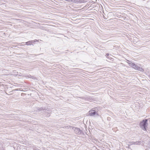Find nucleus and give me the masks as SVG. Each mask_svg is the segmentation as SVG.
I'll return each mask as SVG.
<instances>
[{"instance_id": "obj_1", "label": "nucleus", "mask_w": 150, "mask_h": 150, "mask_svg": "<svg viewBox=\"0 0 150 150\" xmlns=\"http://www.w3.org/2000/svg\"><path fill=\"white\" fill-rule=\"evenodd\" d=\"M147 119H145L140 123V127L143 130L145 131L146 130V127L147 125Z\"/></svg>"}, {"instance_id": "obj_2", "label": "nucleus", "mask_w": 150, "mask_h": 150, "mask_svg": "<svg viewBox=\"0 0 150 150\" xmlns=\"http://www.w3.org/2000/svg\"><path fill=\"white\" fill-rule=\"evenodd\" d=\"M132 64V65H131V67L134 69L141 71H144V69L142 67H139V66L135 64L134 63H133V64Z\"/></svg>"}, {"instance_id": "obj_3", "label": "nucleus", "mask_w": 150, "mask_h": 150, "mask_svg": "<svg viewBox=\"0 0 150 150\" xmlns=\"http://www.w3.org/2000/svg\"><path fill=\"white\" fill-rule=\"evenodd\" d=\"M68 128L72 129L74 131L75 133L76 134H80L81 133V131L80 129L76 127L71 126H67Z\"/></svg>"}, {"instance_id": "obj_4", "label": "nucleus", "mask_w": 150, "mask_h": 150, "mask_svg": "<svg viewBox=\"0 0 150 150\" xmlns=\"http://www.w3.org/2000/svg\"><path fill=\"white\" fill-rule=\"evenodd\" d=\"M89 115L91 116L98 115L97 113L93 109L89 111Z\"/></svg>"}, {"instance_id": "obj_5", "label": "nucleus", "mask_w": 150, "mask_h": 150, "mask_svg": "<svg viewBox=\"0 0 150 150\" xmlns=\"http://www.w3.org/2000/svg\"><path fill=\"white\" fill-rule=\"evenodd\" d=\"M18 72L16 71V70H13L12 71H11V76H17L18 77L20 75H18Z\"/></svg>"}, {"instance_id": "obj_6", "label": "nucleus", "mask_w": 150, "mask_h": 150, "mask_svg": "<svg viewBox=\"0 0 150 150\" xmlns=\"http://www.w3.org/2000/svg\"><path fill=\"white\" fill-rule=\"evenodd\" d=\"M137 45L138 46H141L142 45H143V43L142 42H141L140 41H138L137 42Z\"/></svg>"}, {"instance_id": "obj_7", "label": "nucleus", "mask_w": 150, "mask_h": 150, "mask_svg": "<svg viewBox=\"0 0 150 150\" xmlns=\"http://www.w3.org/2000/svg\"><path fill=\"white\" fill-rule=\"evenodd\" d=\"M71 2L75 3H76L78 2L79 3H81V1H80L79 0H71Z\"/></svg>"}, {"instance_id": "obj_8", "label": "nucleus", "mask_w": 150, "mask_h": 150, "mask_svg": "<svg viewBox=\"0 0 150 150\" xmlns=\"http://www.w3.org/2000/svg\"><path fill=\"white\" fill-rule=\"evenodd\" d=\"M127 63L131 67V65H132L131 64H133V63H132V62H130L129 60H127Z\"/></svg>"}, {"instance_id": "obj_9", "label": "nucleus", "mask_w": 150, "mask_h": 150, "mask_svg": "<svg viewBox=\"0 0 150 150\" xmlns=\"http://www.w3.org/2000/svg\"><path fill=\"white\" fill-rule=\"evenodd\" d=\"M27 45H32L31 41H28L25 43Z\"/></svg>"}, {"instance_id": "obj_10", "label": "nucleus", "mask_w": 150, "mask_h": 150, "mask_svg": "<svg viewBox=\"0 0 150 150\" xmlns=\"http://www.w3.org/2000/svg\"><path fill=\"white\" fill-rule=\"evenodd\" d=\"M30 41H31V44L32 45H33V44L35 42H36V41H37V42L38 41V40H31Z\"/></svg>"}, {"instance_id": "obj_11", "label": "nucleus", "mask_w": 150, "mask_h": 150, "mask_svg": "<svg viewBox=\"0 0 150 150\" xmlns=\"http://www.w3.org/2000/svg\"><path fill=\"white\" fill-rule=\"evenodd\" d=\"M43 110V108H40L38 109V110L39 111L41 110Z\"/></svg>"}, {"instance_id": "obj_12", "label": "nucleus", "mask_w": 150, "mask_h": 150, "mask_svg": "<svg viewBox=\"0 0 150 150\" xmlns=\"http://www.w3.org/2000/svg\"><path fill=\"white\" fill-rule=\"evenodd\" d=\"M137 142H132V143H133L132 144H136V143H137Z\"/></svg>"}, {"instance_id": "obj_13", "label": "nucleus", "mask_w": 150, "mask_h": 150, "mask_svg": "<svg viewBox=\"0 0 150 150\" xmlns=\"http://www.w3.org/2000/svg\"><path fill=\"white\" fill-rule=\"evenodd\" d=\"M103 18L105 19H107V18H106V17L105 16H103Z\"/></svg>"}, {"instance_id": "obj_14", "label": "nucleus", "mask_w": 150, "mask_h": 150, "mask_svg": "<svg viewBox=\"0 0 150 150\" xmlns=\"http://www.w3.org/2000/svg\"><path fill=\"white\" fill-rule=\"evenodd\" d=\"M50 115H48V116H50Z\"/></svg>"}]
</instances>
